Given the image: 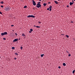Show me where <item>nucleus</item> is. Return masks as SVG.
<instances>
[{"label":"nucleus","mask_w":75,"mask_h":75,"mask_svg":"<svg viewBox=\"0 0 75 75\" xmlns=\"http://www.w3.org/2000/svg\"><path fill=\"white\" fill-rule=\"evenodd\" d=\"M10 7H8L5 8V10L7 11H8L10 10Z\"/></svg>","instance_id":"f257e3e1"},{"label":"nucleus","mask_w":75,"mask_h":75,"mask_svg":"<svg viewBox=\"0 0 75 75\" xmlns=\"http://www.w3.org/2000/svg\"><path fill=\"white\" fill-rule=\"evenodd\" d=\"M27 18H35V16H34L33 15H29L27 16Z\"/></svg>","instance_id":"f03ea898"},{"label":"nucleus","mask_w":75,"mask_h":75,"mask_svg":"<svg viewBox=\"0 0 75 75\" xmlns=\"http://www.w3.org/2000/svg\"><path fill=\"white\" fill-rule=\"evenodd\" d=\"M36 7L38 8H39L41 6V5L40 4H36Z\"/></svg>","instance_id":"7ed1b4c3"},{"label":"nucleus","mask_w":75,"mask_h":75,"mask_svg":"<svg viewBox=\"0 0 75 75\" xmlns=\"http://www.w3.org/2000/svg\"><path fill=\"white\" fill-rule=\"evenodd\" d=\"M32 3L34 6H35L36 5L35 2L34 0H32Z\"/></svg>","instance_id":"20e7f679"},{"label":"nucleus","mask_w":75,"mask_h":75,"mask_svg":"<svg viewBox=\"0 0 75 75\" xmlns=\"http://www.w3.org/2000/svg\"><path fill=\"white\" fill-rule=\"evenodd\" d=\"M22 36L24 37V38H26V35L24 33H22Z\"/></svg>","instance_id":"39448f33"},{"label":"nucleus","mask_w":75,"mask_h":75,"mask_svg":"<svg viewBox=\"0 0 75 75\" xmlns=\"http://www.w3.org/2000/svg\"><path fill=\"white\" fill-rule=\"evenodd\" d=\"M18 40V39H15L14 40H13V42H16Z\"/></svg>","instance_id":"423d86ee"},{"label":"nucleus","mask_w":75,"mask_h":75,"mask_svg":"<svg viewBox=\"0 0 75 75\" xmlns=\"http://www.w3.org/2000/svg\"><path fill=\"white\" fill-rule=\"evenodd\" d=\"M3 33L4 34V35H7L8 34L7 32H4Z\"/></svg>","instance_id":"0eeeda50"},{"label":"nucleus","mask_w":75,"mask_h":75,"mask_svg":"<svg viewBox=\"0 0 75 75\" xmlns=\"http://www.w3.org/2000/svg\"><path fill=\"white\" fill-rule=\"evenodd\" d=\"M54 2L56 4H58L59 3L58 2H57V1H54Z\"/></svg>","instance_id":"6e6552de"},{"label":"nucleus","mask_w":75,"mask_h":75,"mask_svg":"<svg viewBox=\"0 0 75 75\" xmlns=\"http://www.w3.org/2000/svg\"><path fill=\"white\" fill-rule=\"evenodd\" d=\"M73 3H72V2H70V6L73 5Z\"/></svg>","instance_id":"1a4fd4ad"},{"label":"nucleus","mask_w":75,"mask_h":75,"mask_svg":"<svg viewBox=\"0 0 75 75\" xmlns=\"http://www.w3.org/2000/svg\"><path fill=\"white\" fill-rule=\"evenodd\" d=\"M63 65L64 66H66V63H64L63 64Z\"/></svg>","instance_id":"9d476101"},{"label":"nucleus","mask_w":75,"mask_h":75,"mask_svg":"<svg viewBox=\"0 0 75 75\" xmlns=\"http://www.w3.org/2000/svg\"><path fill=\"white\" fill-rule=\"evenodd\" d=\"M52 7L51 6H50V7H49V8L50 9H52Z\"/></svg>","instance_id":"9b49d317"},{"label":"nucleus","mask_w":75,"mask_h":75,"mask_svg":"<svg viewBox=\"0 0 75 75\" xmlns=\"http://www.w3.org/2000/svg\"><path fill=\"white\" fill-rule=\"evenodd\" d=\"M44 55V54H41V56L42 57H43Z\"/></svg>","instance_id":"f8f14e48"},{"label":"nucleus","mask_w":75,"mask_h":75,"mask_svg":"<svg viewBox=\"0 0 75 75\" xmlns=\"http://www.w3.org/2000/svg\"><path fill=\"white\" fill-rule=\"evenodd\" d=\"M47 5V4H46V3H44L43 4V6H46Z\"/></svg>","instance_id":"ddd939ff"},{"label":"nucleus","mask_w":75,"mask_h":75,"mask_svg":"<svg viewBox=\"0 0 75 75\" xmlns=\"http://www.w3.org/2000/svg\"><path fill=\"white\" fill-rule=\"evenodd\" d=\"M1 36H3L4 35V33H1Z\"/></svg>","instance_id":"4468645a"},{"label":"nucleus","mask_w":75,"mask_h":75,"mask_svg":"<svg viewBox=\"0 0 75 75\" xmlns=\"http://www.w3.org/2000/svg\"><path fill=\"white\" fill-rule=\"evenodd\" d=\"M4 2H3V1H1L0 2V4H4Z\"/></svg>","instance_id":"2eb2a0df"},{"label":"nucleus","mask_w":75,"mask_h":75,"mask_svg":"<svg viewBox=\"0 0 75 75\" xmlns=\"http://www.w3.org/2000/svg\"><path fill=\"white\" fill-rule=\"evenodd\" d=\"M15 48V47H11V49L13 50H14V49Z\"/></svg>","instance_id":"dca6fc26"},{"label":"nucleus","mask_w":75,"mask_h":75,"mask_svg":"<svg viewBox=\"0 0 75 75\" xmlns=\"http://www.w3.org/2000/svg\"><path fill=\"white\" fill-rule=\"evenodd\" d=\"M27 7V6H24V8H25Z\"/></svg>","instance_id":"f3484780"},{"label":"nucleus","mask_w":75,"mask_h":75,"mask_svg":"<svg viewBox=\"0 0 75 75\" xmlns=\"http://www.w3.org/2000/svg\"><path fill=\"white\" fill-rule=\"evenodd\" d=\"M66 36L67 37V38H69V36L67 35H66Z\"/></svg>","instance_id":"a211bd4d"},{"label":"nucleus","mask_w":75,"mask_h":75,"mask_svg":"<svg viewBox=\"0 0 75 75\" xmlns=\"http://www.w3.org/2000/svg\"><path fill=\"white\" fill-rule=\"evenodd\" d=\"M30 31H31V32L33 31V29H30Z\"/></svg>","instance_id":"6ab92c4d"},{"label":"nucleus","mask_w":75,"mask_h":75,"mask_svg":"<svg viewBox=\"0 0 75 75\" xmlns=\"http://www.w3.org/2000/svg\"><path fill=\"white\" fill-rule=\"evenodd\" d=\"M36 27L37 28H40V26H36Z\"/></svg>","instance_id":"aec40b11"},{"label":"nucleus","mask_w":75,"mask_h":75,"mask_svg":"<svg viewBox=\"0 0 75 75\" xmlns=\"http://www.w3.org/2000/svg\"><path fill=\"white\" fill-rule=\"evenodd\" d=\"M74 73H75V70H74L72 71L73 74H74Z\"/></svg>","instance_id":"412c9836"},{"label":"nucleus","mask_w":75,"mask_h":75,"mask_svg":"<svg viewBox=\"0 0 75 75\" xmlns=\"http://www.w3.org/2000/svg\"><path fill=\"white\" fill-rule=\"evenodd\" d=\"M15 54L16 55H18V54L17 53H15Z\"/></svg>","instance_id":"4be33fe9"},{"label":"nucleus","mask_w":75,"mask_h":75,"mask_svg":"<svg viewBox=\"0 0 75 75\" xmlns=\"http://www.w3.org/2000/svg\"><path fill=\"white\" fill-rule=\"evenodd\" d=\"M20 48H21V50H22V49H23V47H22L21 46V47H20Z\"/></svg>","instance_id":"5701e85b"},{"label":"nucleus","mask_w":75,"mask_h":75,"mask_svg":"<svg viewBox=\"0 0 75 75\" xmlns=\"http://www.w3.org/2000/svg\"><path fill=\"white\" fill-rule=\"evenodd\" d=\"M0 7H1V8H3V7H4V6H1H1H0Z\"/></svg>","instance_id":"b1692460"},{"label":"nucleus","mask_w":75,"mask_h":75,"mask_svg":"<svg viewBox=\"0 0 75 75\" xmlns=\"http://www.w3.org/2000/svg\"><path fill=\"white\" fill-rule=\"evenodd\" d=\"M0 14L1 15L2 14V13L1 11H0Z\"/></svg>","instance_id":"393cba45"},{"label":"nucleus","mask_w":75,"mask_h":75,"mask_svg":"<svg viewBox=\"0 0 75 75\" xmlns=\"http://www.w3.org/2000/svg\"><path fill=\"white\" fill-rule=\"evenodd\" d=\"M3 39L4 40H6V39L5 38H3Z\"/></svg>","instance_id":"a878e982"},{"label":"nucleus","mask_w":75,"mask_h":75,"mask_svg":"<svg viewBox=\"0 0 75 75\" xmlns=\"http://www.w3.org/2000/svg\"><path fill=\"white\" fill-rule=\"evenodd\" d=\"M71 54H69V55H68V56L69 57L71 56Z\"/></svg>","instance_id":"bb28decb"},{"label":"nucleus","mask_w":75,"mask_h":75,"mask_svg":"<svg viewBox=\"0 0 75 75\" xmlns=\"http://www.w3.org/2000/svg\"><path fill=\"white\" fill-rule=\"evenodd\" d=\"M15 34L16 35V36H17V35H18L17 33H15Z\"/></svg>","instance_id":"cd10ccee"},{"label":"nucleus","mask_w":75,"mask_h":75,"mask_svg":"<svg viewBox=\"0 0 75 75\" xmlns=\"http://www.w3.org/2000/svg\"><path fill=\"white\" fill-rule=\"evenodd\" d=\"M40 3H41V2H40V1L39 2H38V4H40Z\"/></svg>","instance_id":"c85d7f7f"},{"label":"nucleus","mask_w":75,"mask_h":75,"mask_svg":"<svg viewBox=\"0 0 75 75\" xmlns=\"http://www.w3.org/2000/svg\"><path fill=\"white\" fill-rule=\"evenodd\" d=\"M38 23L39 24H41V22L40 21H38Z\"/></svg>","instance_id":"c756f323"},{"label":"nucleus","mask_w":75,"mask_h":75,"mask_svg":"<svg viewBox=\"0 0 75 75\" xmlns=\"http://www.w3.org/2000/svg\"><path fill=\"white\" fill-rule=\"evenodd\" d=\"M29 32L30 33H32V32L30 31H29Z\"/></svg>","instance_id":"7c9ffc66"},{"label":"nucleus","mask_w":75,"mask_h":75,"mask_svg":"<svg viewBox=\"0 0 75 75\" xmlns=\"http://www.w3.org/2000/svg\"><path fill=\"white\" fill-rule=\"evenodd\" d=\"M67 8H69V6H68V5H67Z\"/></svg>","instance_id":"2f4dec72"},{"label":"nucleus","mask_w":75,"mask_h":75,"mask_svg":"<svg viewBox=\"0 0 75 75\" xmlns=\"http://www.w3.org/2000/svg\"><path fill=\"white\" fill-rule=\"evenodd\" d=\"M71 23H74V22L72 21H71Z\"/></svg>","instance_id":"473e14b6"},{"label":"nucleus","mask_w":75,"mask_h":75,"mask_svg":"<svg viewBox=\"0 0 75 75\" xmlns=\"http://www.w3.org/2000/svg\"><path fill=\"white\" fill-rule=\"evenodd\" d=\"M66 52L67 53H69V52H68V51H66Z\"/></svg>","instance_id":"72a5a7b5"},{"label":"nucleus","mask_w":75,"mask_h":75,"mask_svg":"<svg viewBox=\"0 0 75 75\" xmlns=\"http://www.w3.org/2000/svg\"><path fill=\"white\" fill-rule=\"evenodd\" d=\"M58 68H59V69H60L61 68V67H60V66H59V67H58Z\"/></svg>","instance_id":"f704fd0d"},{"label":"nucleus","mask_w":75,"mask_h":75,"mask_svg":"<svg viewBox=\"0 0 75 75\" xmlns=\"http://www.w3.org/2000/svg\"><path fill=\"white\" fill-rule=\"evenodd\" d=\"M47 10H48V11H49V8H47Z\"/></svg>","instance_id":"c9c22d12"},{"label":"nucleus","mask_w":75,"mask_h":75,"mask_svg":"<svg viewBox=\"0 0 75 75\" xmlns=\"http://www.w3.org/2000/svg\"><path fill=\"white\" fill-rule=\"evenodd\" d=\"M14 59H15L16 60V59H17V58H16V57H15V58H14Z\"/></svg>","instance_id":"e433bc0d"},{"label":"nucleus","mask_w":75,"mask_h":75,"mask_svg":"<svg viewBox=\"0 0 75 75\" xmlns=\"http://www.w3.org/2000/svg\"><path fill=\"white\" fill-rule=\"evenodd\" d=\"M49 10H50V11H52V9H50Z\"/></svg>","instance_id":"4c0bfd02"},{"label":"nucleus","mask_w":75,"mask_h":75,"mask_svg":"<svg viewBox=\"0 0 75 75\" xmlns=\"http://www.w3.org/2000/svg\"><path fill=\"white\" fill-rule=\"evenodd\" d=\"M11 27H13L14 26V25H11Z\"/></svg>","instance_id":"58836bf2"},{"label":"nucleus","mask_w":75,"mask_h":75,"mask_svg":"<svg viewBox=\"0 0 75 75\" xmlns=\"http://www.w3.org/2000/svg\"><path fill=\"white\" fill-rule=\"evenodd\" d=\"M72 2H73L72 3L74 4V1H73V0H72Z\"/></svg>","instance_id":"ea45409f"},{"label":"nucleus","mask_w":75,"mask_h":75,"mask_svg":"<svg viewBox=\"0 0 75 75\" xmlns=\"http://www.w3.org/2000/svg\"><path fill=\"white\" fill-rule=\"evenodd\" d=\"M48 4H50V2H48Z\"/></svg>","instance_id":"a19ab883"},{"label":"nucleus","mask_w":75,"mask_h":75,"mask_svg":"<svg viewBox=\"0 0 75 75\" xmlns=\"http://www.w3.org/2000/svg\"><path fill=\"white\" fill-rule=\"evenodd\" d=\"M61 35H64V34H61Z\"/></svg>","instance_id":"79ce46f5"},{"label":"nucleus","mask_w":75,"mask_h":75,"mask_svg":"<svg viewBox=\"0 0 75 75\" xmlns=\"http://www.w3.org/2000/svg\"><path fill=\"white\" fill-rule=\"evenodd\" d=\"M34 27H36V26H35V25H34Z\"/></svg>","instance_id":"37998d69"},{"label":"nucleus","mask_w":75,"mask_h":75,"mask_svg":"<svg viewBox=\"0 0 75 75\" xmlns=\"http://www.w3.org/2000/svg\"><path fill=\"white\" fill-rule=\"evenodd\" d=\"M33 9L34 10H35V8H33Z\"/></svg>","instance_id":"c03bdc74"},{"label":"nucleus","mask_w":75,"mask_h":75,"mask_svg":"<svg viewBox=\"0 0 75 75\" xmlns=\"http://www.w3.org/2000/svg\"><path fill=\"white\" fill-rule=\"evenodd\" d=\"M39 0V1H42V0Z\"/></svg>","instance_id":"a18cd8bd"},{"label":"nucleus","mask_w":75,"mask_h":75,"mask_svg":"<svg viewBox=\"0 0 75 75\" xmlns=\"http://www.w3.org/2000/svg\"><path fill=\"white\" fill-rule=\"evenodd\" d=\"M21 40L20 38H19V39H18L19 40Z\"/></svg>","instance_id":"49530a36"},{"label":"nucleus","mask_w":75,"mask_h":75,"mask_svg":"<svg viewBox=\"0 0 75 75\" xmlns=\"http://www.w3.org/2000/svg\"><path fill=\"white\" fill-rule=\"evenodd\" d=\"M58 1H60V0H58Z\"/></svg>","instance_id":"de8ad7c7"},{"label":"nucleus","mask_w":75,"mask_h":75,"mask_svg":"<svg viewBox=\"0 0 75 75\" xmlns=\"http://www.w3.org/2000/svg\"><path fill=\"white\" fill-rule=\"evenodd\" d=\"M12 31H14V30H12Z\"/></svg>","instance_id":"09e8293b"},{"label":"nucleus","mask_w":75,"mask_h":75,"mask_svg":"<svg viewBox=\"0 0 75 75\" xmlns=\"http://www.w3.org/2000/svg\"><path fill=\"white\" fill-rule=\"evenodd\" d=\"M1 58V57H0V58Z\"/></svg>","instance_id":"8fccbe9b"},{"label":"nucleus","mask_w":75,"mask_h":75,"mask_svg":"<svg viewBox=\"0 0 75 75\" xmlns=\"http://www.w3.org/2000/svg\"><path fill=\"white\" fill-rule=\"evenodd\" d=\"M74 1H75V0H74Z\"/></svg>","instance_id":"3c124183"}]
</instances>
